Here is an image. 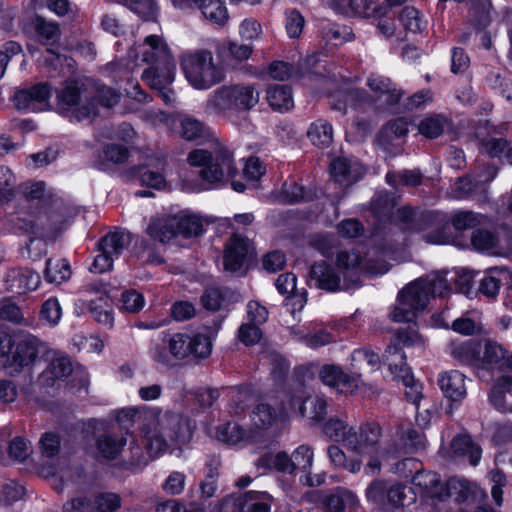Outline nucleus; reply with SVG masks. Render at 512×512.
Segmentation results:
<instances>
[{
	"label": "nucleus",
	"mask_w": 512,
	"mask_h": 512,
	"mask_svg": "<svg viewBox=\"0 0 512 512\" xmlns=\"http://www.w3.org/2000/svg\"><path fill=\"white\" fill-rule=\"evenodd\" d=\"M288 398L290 409L302 418L319 422L327 413V401L319 396L305 397L301 387L296 394H289Z\"/></svg>",
	"instance_id": "14"
},
{
	"label": "nucleus",
	"mask_w": 512,
	"mask_h": 512,
	"mask_svg": "<svg viewBox=\"0 0 512 512\" xmlns=\"http://www.w3.org/2000/svg\"><path fill=\"white\" fill-rule=\"evenodd\" d=\"M71 276V268L66 259H48L44 278L48 283L61 284Z\"/></svg>",
	"instance_id": "41"
},
{
	"label": "nucleus",
	"mask_w": 512,
	"mask_h": 512,
	"mask_svg": "<svg viewBox=\"0 0 512 512\" xmlns=\"http://www.w3.org/2000/svg\"><path fill=\"white\" fill-rule=\"evenodd\" d=\"M49 354L45 356L50 359V363L41 373L40 378L45 385L52 386L55 380L68 377L73 371V366L66 355L53 351V356L50 358Z\"/></svg>",
	"instance_id": "26"
},
{
	"label": "nucleus",
	"mask_w": 512,
	"mask_h": 512,
	"mask_svg": "<svg viewBox=\"0 0 512 512\" xmlns=\"http://www.w3.org/2000/svg\"><path fill=\"white\" fill-rule=\"evenodd\" d=\"M450 289L443 273L420 278L403 288L397 298V304L391 313L395 322H413L417 313L422 311L430 296L443 297Z\"/></svg>",
	"instance_id": "3"
},
{
	"label": "nucleus",
	"mask_w": 512,
	"mask_h": 512,
	"mask_svg": "<svg viewBox=\"0 0 512 512\" xmlns=\"http://www.w3.org/2000/svg\"><path fill=\"white\" fill-rule=\"evenodd\" d=\"M249 241L245 237L234 234L226 243L224 253V268L226 271H239L247 258Z\"/></svg>",
	"instance_id": "23"
},
{
	"label": "nucleus",
	"mask_w": 512,
	"mask_h": 512,
	"mask_svg": "<svg viewBox=\"0 0 512 512\" xmlns=\"http://www.w3.org/2000/svg\"><path fill=\"white\" fill-rule=\"evenodd\" d=\"M93 507L95 512H115L121 507V497L112 492H102L94 496Z\"/></svg>",
	"instance_id": "52"
},
{
	"label": "nucleus",
	"mask_w": 512,
	"mask_h": 512,
	"mask_svg": "<svg viewBox=\"0 0 512 512\" xmlns=\"http://www.w3.org/2000/svg\"><path fill=\"white\" fill-rule=\"evenodd\" d=\"M355 495L343 488H336L321 496L320 503L326 512H343L346 506L353 505Z\"/></svg>",
	"instance_id": "32"
},
{
	"label": "nucleus",
	"mask_w": 512,
	"mask_h": 512,
	"mask_svg": "<svg viewBox=\"0 0 512 512\" xmlns=\"http://www.w3.org/2000/svg\"><path fill=\"white\" fill-rule=\"evenodd\" d=\"M388 484L383 481L376 479L372 481L366 489V497L368 501L384 506L387 500Z\"/></svg>",
	"instance_id": "63"
},
{
	"label": "nucleus",
	"mask_w": 512,
	"mask_h": 512,
	"mask_svg": "<svg viewBox=\"0 0 512 512\" xmlns=\"http://www.w3.org/2000/svg\"><path fill=\"white\" fill-rule=\"evenodd\" d=\"M57 109L72 120L82 121L97 115V105L86 85L75 79L66 80L56 92Z\"/></svg>",
	"instance_id": "9"
},
{
	"label": "nucleus",
	"mask_w": 512,
	"mask_h": 512,
	"mask_svg": "<svg viewBox=\"0 0 512 512\" xmlns=\"http://www.w3.org/2000/svg\"><path fill=\"white\" fill-rule=\"evenodd\" d=\"M39 446L42 457L54 459L60 452V437L56 433L46 432L41 436Z\"/></svg>",
	"instance_id": "59"
},
{
	"label": "nucleus",
	"mask_w": 512,
	"mask_h": 512,
	"mask_svg": "<svg viewBox=\"0 0 512 512\" xmlns=\"http://www.w3.org/2000/svg\"><path fill=\"white\" fill-rule=\"evenodd\" d=\"M180 135L187 141L211 137L210 149H195L187 156L190 166L200 168L198 191L216 189L237 174L233 153L200 120L184 117L180 120Z\"/></svg>",
	"instance_id": "2"
},
{
	"label": "nucleus",
	"mask_w": 512,
	"mask_h": 512,
	"mask_svg": "<svg viewBox=\"0 0 512 512\" xmlns=\"http://www.w3.org/2000/svg\"><path fill=\"white\" fill-rule=\"evenodd\" d=\"M271 495L266 492L248 491L233 501L234 512H270Z\"/></svg>",
	"instance_id": "25"
},
{
	"label": "nucleus",
	"mask_w": 512,
	"mask_h": 512,
	"mask_svg": "<svg viewBox=\"0 0 512 512\" xmlns=\"http://www.w3.org/2000/svg\"><path fill=\"white\" fill-rule=\"evenodd\" d=\"M397 434L400 438L399 445H393L390 447L391 450L384 451V455L387 457H399L402 454L411 453L413 451L424 449L426 445V439L424 433L413 427H400Z\"/></svg>",
	"instance_id": "19"
},
{
	"label": "nucleus",
	"mask_w": 512,
	"mask_h": 512,
	"mask_svg": "<svg viewBox=\"0 0 512 512\" xmlns=\"http://www.w3.org/2000/svg\"><path fill=\"white\" fill-rule=\"evenodd\" d=\"M381 359L377 353L368 347L356 349L351 355V367L354 374L359 377L362 370L370 369L375 370L379 368Z\"/></svg>",
	"instance_id": "36"
},
{
	"label": "nucleus",
	"mask_w": 512,
	"mask_h": 512,
	"mask_svg": "<svg viewBox=\"0 0 512 512\" xmlns=\"http://www.w3.org/2000/svg\"><path fill=\"white\" fill-rule=\"evenodd\" d=\"M481 344L477 340H467L461 343H452L451 355L459 362L480 367Z\"/></svg>",
	"instance_id": "30"
},
{
	"label": "nucleus",
	"mask_w": 512,
	"mask_h": 512,
	"mask_svg": "<svg viewBox=\"0 0 512 512\" xmlns=\"http://www.w3.org/2000/svg\"><path fill=\"white\" fill-rule=\"evenodd\" d=\"M396 197L387 191H379L371 201V210L380 220H389L394 216Z\"/></svg>",
	"instance_id": "37"
},
{
	"label": "nucleus",
	"mask_w": 512,
	"mask_h": 512,
	"mask_svg": "<svg viewBox=\"0 0 512 512\" xmlns=\"http://www.w3.org/2000/svg\"><path fill=\"white\" fill-rule=\"evenodd\" d=\"M438 383L444 395L452 401H460L466 396L465 376L457 370L440 375Z\"/></svg>",
	"instance_id": "28"
},
{
	"label": "nucleus",
	"mask_w": 512,
	"mask_h": 512,
	"mask_svg": "<svg viewBox=\"0 0 512 512\" xmlns=\"http://www.w3.org/2000/svg\"><path fill=\"white\" fill-rule=\"evenodd\" d=\"M471 245L480 252H491L497 245V239L493 233L484 229L473 231Z\"/></svg>",
	"instance_id": "56"
},
{
	"label": "nucleus",
	"mask_w": 512,
	"mask_h": 512,
	"mask_svg": "<svg viewBox=\"0 0 512 512\" xmlns=\"http://www.w3.org/2000/svg\"><path fill=\"white\" fill-rule=\"evenodd\" d=\"M307 283L310 287L328 292H336L341 289L339 274L331 264L325 261L316 262L311 266Z\"/></svg>",
	"instance_id": "16"
},
{
	"label": "nucleus",
	"mask_w": 512,
	"mask_h": 512,
	"mask_svg": "<svg viewBox=\"0 0 512 512\" xmlns=\"http://www.w3.org/2000/svg\"><path fill=\"white\" fill-rule=\"evenodd\" d=\"M267 101L277 111H288L293 105L291 88L288 85L275 84L267 89Z\"/></svg>",
	"instance_id": "35"
},
{
	"label": "nucleus",
	"mask_w": 512,
	"mask_h": 512,
	"mask_svg": "<svg viewBox=\"0 0 512 512\" xmlns=\"http://www.w3.org/2000/svg\"><path fill=\"white\" fill-rule=\"evenodd\" d=\"M133 422L140 421L147 451L131 436L125 456V464L130 469H142L151 459L163 455L172 445H183L190 441L192 428L188 418L170 411L156 408L125 413Z\"/></svg>",
	"instance_id": "1"
},
{
	"label": "nucleus",
	"mask_w": 512,
	"mask_h": 512,
	"mask_svg": "<svg viewBox=\"0 0 512 512\" xmlns=\"http://www.w3.org/2000/svg\"><path fill=\"white\" fill-rule=\"evenodd\" d=\"M471 8L469 10L470 20L477 29L485 28L491 21L490 0H470Z\"/></svg>",
	"instance_id": "46"
},
{
	"label": "nucleus",
	"mask_w": 512,
	"mask_h": 512,
	"mask_svg": "<svg viewBox=\"0 0 512 512\" xmlns=\"http://www.w3.org/2000/svg\"><path fill=\"white\" fill-rule=\"evenodd\" d=\"M35 213L29 214L23 218H18L17 226L24 233L33 235L34 238L30 239L27 244V249L30 250L31 246L36 243V238H54L55 233L50 219L49 207H46L45 201L43 204L36 207Z\"/></svg>",
	"instance_id": "13"
},
{
	"label": "nucleus",
	"mask_w": 512,
	"mask_h": 512,
	"mask_svg": "<svg viewBox=\"0 0 512 512\" xmlns=\"http://www.w3.org/2000/svg\"><path fill=\"white\" fill-rule=\"evenodd\" d=\"M482 220L481 214L472 211H459L452 216L451 223L456 230L462 231L481 225Z\"/></svg>",
	"instance_id": "54"
},
{
	"label": "nucleus",
	"mask_w": 512,
	"mask_h": 512,
	"mask_svg": "<svg viewBox=\"0 0 512 512\" xmlns=\"http://www.w3.org/2000/svg\"><path fill=\"white\" fill-rule=\"evenodd\" d=\"M51 96V85L48 83H38L31 87L15 89L11 101L19 111L40 112L50 108Z\"/></svg>",
	"instance_id": "12"
},
{
	"label": "nucleus",
	"mask_w": 512,
	"mask_h": 512,
	"mask_svg": "<svg viewBox=\"0 0 512 512\" xmlns=\"http://www.w3.org/2000/svg\"><path fill=\"white\" fill-rule=\"evenodd\" d=\"M307 136L314 146L326 148L333 141L332 125L323 119L316 120L310 125Z\"/></svg>",
	"instance_id": "40"
},
{
	"label": "nucleus",
	"mask_w": 512,
	"mask_h": 512,
	"mask_svg": "<svg viewBox=\"0 0 512 512\" xmlns=\"http://www.w3.org/2000/svg\"><path fill=\"white\" fill-rule=\"evenodd\" d=\"M51 353L47 344L31 334L24 336L15 344L14 351L8 356L4 368L10 376L18 375L24 368L32 366L39 357Z\"/></svg>",
	"instance_id": "11"
},
{
	"label": "nucleus",
	"mask_w": 512,
	"mask_h": 512,
	"mask_svg": "<svg viewBox=\"0 0 512 512\" xmlns=\"http://www.w3.org/2000/svg\"><path fill=\"white\" fill-rule=\"evenodd\" d=\"M179 62L187 81L195 89H209L224 79L223 69L214 62L212 52L207 49L184 51Z\"/></svg>",
	"instance_id": "7"
},
{
	"label": "nucleus",
	"mask_w": 512,
	"mask_h": 512,
	"mask_svg": "<svg viewBox=\"0 0 512 512\" xmlns=\"http://www.w3.org/2000/svg\"><path fill=\"white\" fill-rule=\"evenodd\" d=\"M407 463L412 464L415 469H417L419 464L416 460L407 458L398 463L397 468L400 465L405 466ZM412 483L421 490V493L425 497L439 500L441 494L440 487L443 486V483L437 473L432 471L416 470L415 475L412 477Z\"/></svg>",
	"instance_id": "21"
},
{
	"label": "nucleus",
	"mask_w": 512,
	"mask_h": 512,
	"mask_svg": "<svg viewBox=\"0 0 512 512\" xmlns=\"http://www.w3.org/2000/svg\"><path fill=\"white\" fill-rule=\"evenodd\" d=\"M398 19L404 29L412 32H421L426 27V21L422 19L417 9L412 6H405L398 14Z\"/></svg>",
	"instance_id": "49"
},
{
	"label": "nucleus",
	"mask_w": 512,
	"mask_h": 512,
	"mask_svg": "<svg viewBox=\"0 0 512 512\" xmlns=\"http://www.w3.org/2000/svg\"><path fill=\"white\" fill-rule=\"evenodd\" d=\"M131 243L130 233L116 230L104 236L100 242V251L118 257Z\"/></svg>",
	"instance_id": "34"
},
{
	"label": "nucleus",
	"mask_w": 512,
	"mask_h": 512,
	"mask_svg": "<svg viewBox=\"0 0 512 512\" xmlns=\"http://www.w3.org/2000/svg\"><path fill=\"white\" fill-rule=\"evenodd\" d=\"M20 191L28 201H38V205L43 204L45 200H51L55 197L46 196V187L44 182L24 183L20 186Z\"/></svg>",
	"instance_id": "60"
},
{
	"label": "nucleus",
	"mask_w": 512,
	"mask_h": 512,
	"mask_svg": "<svg viewBox=\"0 0 512 512\" xmlns=\"http://www.w3.org/2000/svg\"><path fill=\"white\" fill-rule=\"evenodd\" d=\"M259 102V92L250 84L223 85L208 97L206 113L224 115L233 111H248Z\"/></svg>",
	"instance_id": "8"
},
{
	"label": "nucleus",
	"mask_w": 512,
	"mask_h": 512,
	"mask_svg": "<svg viewBox=\"0 0 512 512\" xmlns=\"http://www.w3.org/2000/svg\"><path fill=\"white\" fill-rule=\"evenodd\" d=\"M141 60L152 66L144 70L143 79L153 84L172 83L176 64L167 43L161 36L149 35L141 46Z\"/></svg>",
	"instance_id": "6"
},
{
	"label": "nucleus",
	"mask_w": 512,
	"mask_h": 512,
	"mask_svg": "<svg viewBox=\"0 0 512 512\" xmlns=\"http://www.w3.org/2000/svg\"><path fill=\"white\" fill-rule=\"evenodd\" d=\"M46 207L50 210V219L55 236L62 231L68 221L69 210L61 198L55 197L51 200H45Z\"/></svg>",
	"instance_id": "44"
},
{
	"label": "nucleus",
	"mask_w": 512,
	"mask_h": 512,
	"mask_svg": "<svg viewBox=\"0 0 512 512\" xmlns=\"http://www.w3.org/2000/svg\"><path fill=\"white\" fill-rule=\"evenodd\" d=\"M16 178L5 166L0 167V204L8 203L15 196Z\"/></svg>",
	"instance_id": "53"
},
{
	"label": "nucleus",
	"mask_w": 512,
	"mask_h": 512,
	"mask_svg": "<svg viewBox=\"0 0 512 512\" xmlns=\"http://www.w3.org/2000/svg\"><path fill=\"white\" fill-rule=\"evenodd\" d=\"M146 231L154 240L162 243L170 241L177 236L176 216L152 219Z\"/></svg>",
	"instance_id": "31"
},
{
	"label": "nucleus",
	"mask_w": 512,
	"mask_h": 512,
	"mask_svg": "<svg viewBox=\"0 0 512 512\" xmlns=\"http://www.w3.org/2000/svg\"><path fill=\"white\" fill-rule=\"evenodd\" d=\"M35 33L37 40L48 46H53L60 39L61 32L57 23L37 17L35 20Z\"/></svg>",
	"instance_id": "43"
},
{
	"label": "nucleus",
	"mask_w": 512,
	"mask_h": 512,
	"mask_svg": "<svg viewBox=\"0 0 512 512\" xmlns=\"http://www.w3.org/2000/svg\"><path fill=\"white\" fill-rule=\"evenodd\" d=\"M409 323L407 329L398 330L382 357L383 363L388 366L390 372L397 378H400L401 374L411 372L406 364V355L402 352V348L415 345L421 340L415 328L416 324Z\"/></svg>",
	"instance_id": "10"
},
{
	"label": "nucleus",
	"mask_w": 512,
	"mask_h": 512,
	"mask_svg": "<svg viewBox=\"0 0 512 512\" xmlns=\"http://www.w3.org/2000/svg\"><path fill=\"white\" fill-rule=\"evenodd\" d=\"M481 151L491 158H500L509 149V144L500 133L494 131L481 139Z\"/></svg>",
	"instance_id": "45"
},
{
	"label": "nucleus",
	"mask_w": 512,
	"mask_h": 512,
	"mask_svg": "<svg viewBox=\"0 0 512 512\" xmlns=\"http://www.w3.org/2000/svg\"><path fill=\"white\" fill-rule=\"evenodd\" d=\"M227 292L228 291L223 288H207L201 297L203 307L211 311L219 310L226 300Z\"/></svg>",
	"instance_id": "57"
},
{
	"label": "nucleus",
	"mask_w": 512,
	"mask_h": 512,
	"mask_svg": "<svg viewBox=\"0 0 512 512\" xmlns=\"http://www.w3.org/2000/svg\"><path fill=\"white\" fill-rule=\"evenodd\" d=\"M0 319L23 326H30L33 322V317L29 313L25 314L10 299H4L0 302Z\"/></svg>",
	"instance_id": "42"
},
{
	"label": "nucleus",
	"mask_w": 512,
	"mask_h": 512,
	"mask_svg": "<svg viewBox=\"0 0 512 512\" xmlns=\"http://www.w3.org/2000/svg\"><path fill=\"white\" fill-rule=\"evenodd\" d=\"M339 12L349 15H358L362 17H376L382 12L378 0H333Z\"/></svg>",
	"instance_id": "29"
},
{
	"label": "nucleus",
	"mask_w": 512,
	"mask_h": 512,
	"mask_svg": "<svg viewBox=\"0 0 512 512\" xmlns=\"http://www.w3.org/2000/svg\"><path fill=\"white\" fill-rule=\"evenodd\" d=\"M197 8L211 24L223 26L228 21L227 8L220 0H201Z\"/></svg>",
	"instance_id": "38"
},
{
	"label": "nucleus",
	"mask_w": 512,
	"mask_h": 512,
	"mask_svg": "<svg viewBox=\"0 0 512 512\" xmlns=\"http://www.w3.org/2000/svg\"><path fill=\"white\" fill-rule=\"evenodd\" d=\"M498 272V268H492L480 281L479 292L488 298H494L500 291L501 279L496 276Z\"/></svg>",
	"instance_id": "61"
},
{
	"label": "nucleus",
	"mask_w": 512,
	"mask_h": 512,
	"mask_svg": "<svg viewBox=\"0 0 512 512\" xmlns=\"http://www.w3.org/2000/svg\"><path fill=\"white\" fill-rule=\"evenodd\" d=\"M321 381L338 392L348 394L353 393L358 387L357 377L350 376L335 365H324L319 371Z\"/></svg>",
	"instance_id": "22"
},
{
	"label": "nucleus",
	"mask_w": 512,
	"mask_h": 512,
	"mask_svg": "<svg viewBox=\"0 0 512 512\" xmlns=\"http://www.w3.org/2000/svg\"><path fill=\"white\" fill-rule=\"evenodd\" d=\"M366 85L377 99L383 100L388 106L396 105L403 95V91L390 78L378 73H371Z\"/></svg>",
	"instance_id": "20"
},
{
	"label": "nucleus",
	"mask_w": 512,
	"mask_h": 512,
	"mask_svg": "<svg viewBox=\"0 0 512 512\" xmlns=\"http://www.w3.org/2000/svg\"><path fill=\"white\" fill-rule=\"evenodd\" d=\"M278 416L271 405L260 403L252 411L251 420L257 428L269 429L276 422Z\"/></svg>",
	"instance_id": "48"
},
{
	"label": "nucleus",
	"mask_w": 512,
	"mask_h": 512,
	"mask_svg": "<svg viewBox=\"0 0 512 512\" xmlns=\"http://www.w3.org/2000/svg\"><path fill=\"white\" fill-rule=\"evenodd\" d=\"M5 283L8 291L21 295L36 290L41 283V277L32 269L17 267L7 272Z\"/></svg>",
	"instance_id": "17"
},
{
	"label": "nucleus",
	"mask_w": 512,
	"mask_h": 512,
	"mask_svg": "<svg viewBox=\"0 0 512 512\" xmlns=\"http://www.w3.org/2000/svg\"><path fill=\"white\" fill-rule=\"evenodd\" d=\"M72 343L79 352L84 353H100L104 347L102 340L92 335H75L72 339Z\"/></svg>",
	"instance_id": "64"
},
{
	"label": "nucleus",
	"mask_w": 512,
	"mask_h": 512,
	"mask_svg": "<svg viewBox=\"0 0 512 512\" xmlns=\"http://www.w3.org/2000/svg\"><path fill=\"white\" fill-rule=\"evenodd\" d=\"M507 351L501 344L488 340L485 342L483 356L480 357V367L478 368V376L481 380L489 381L486 377V370L490 368H498L503 370Z\"/></svg>",
	"instance_id": "24"
},
{
	"label": "nucleus",
	"mask_w": 512,
	"mask_h": 512,
	"mask_svg": "<svg viewBox=\"0 0 512 512\" xmlns=\"http://www.w3.org/2000/svg\"><path fill=\"white\" fill-rule=\"evenodd\" d=\"M330 172L335 181L346 185L356 182L364 173L359 163L346 157L335 158L330 164Z\"/></svg>",
	"instance_id": "27"
},
{
	"label": "nucleus",
	"mask_w": 512,
	"mask_h": 512,
	"mask_svg": "<svg viewBox=\"0 0 512 512\" xmlns=\"http://www.w3.org/2000/svg\"><path fill=\"white\" fill-rule=\"evenodd\" d=\"M386 181L394 188H397L399 184L418 186L422 182V175L418 170L389 171L386 174Z\"/></svg>",
	"instance_id": "50"
},
{
	"label": "nucleus",
	"mask_w": 512,
	"mask_h": 512,
	"mask_svg": "<svg viewBox=\"0 0 512 512\" xmlns=\"http://www.w3.org/2000/svg\"><path fill=\"white\" fill-rule=\"evenodd\" d=\"M447 125V122L445 118L435 115V116H429L421 120L419 123V132L428 138H437L440 136L445 127Z\"/></svg>",
	"instance_id": "55"
},
{
	"label": "nucleus",
	"mask_w": 512,
	"mask_h": 512,
	"mask_svg": "<svg viewBox=\"0 0 512 512\" xmlns=\"http://www.w3.org/2000/svg\"><path fill=\"white\" fill-rule=\"evenodd\" d=\"M133 171L139 175L140 183L142 185L155 189L164 188L166 185V180L162 171L144 169L140 167H135Z\"/></svg>",
	"instance_id": "58"
},
{
	"label": "nucleus",
	"mask_w": 512,
	"mask_h": 512,
	"mask_svg": "<svg viewBox=\"0 0 512 512\" xmlns=\"http://www.w3.org/2000/svg\"><path fill=\"white\" fill-rule=\"evenodd\" d=\"M330 105L332 109L346 113L348 106L354 110L364 111L366 107H372L373 101L364 89L348 88L333 94Z\"/></svg>",
	"instance_id": "15"
},
{
	"label": "nucleus",
	"mask_w": 512,
	"mask_h": 512,
	"mask_svg": "<svg viewBox=\"0 0 512 512\" xmlns=\"http://www.w3.org/2000/svg\"><path fill=\"white\" fill-rule=\"evenodd\" d=\"M62 315V309L57 298L51 297L47 299L41 307L40 318L47 324L54 326L56 325Z\"/></svg>",
	"instance_id": "62"
},
{
	"label": "nucleus",
	"mask_w": 512,
	"mask_h": 512,
	"mask_svg": "<svg viewBox=\"0 0 512 512\" xmlns=\"http://www.w3.org/2000/svg\"><path fill=\"white\" fill-rule=\"evenodd\" d=\"M441 494L439 501H444L449 497H454L455 501L461 503L466 501L471 495L470 483L464 479L451 478L440 487Z\"/></svg>",
	"instance_id": "39"
},
{
	"label": "nucleus",
	"mask_w": 512,
	"mask_h": 512,
	"mask_svg": "<svg viewBox=\"0 0 512 512\" xmlns=\"http://www.w3.org/2000/svg\"><path fill=\"white\" fill-rule=\"evenodd\" d=\"M177 236L185 238L198 236L202 233L201 220L195 215L176 216Z\"/></svg>",
	"instance_id": "51"
},
{
	"label": "nucleus",
	"mask_w": 512,
	"mask_h": 512,
	"mask_svg": "<svg viewBox=\"0 0 512 512\" xmlns=\"http://www.w3.org/2000/svg\"><path fill=\"white\" fill-rule=\"evenodd\" d=\"M323 432L330 440L342 442L347 449L357 454L376 451L381 436V429L376 424L357 428L337 417L330 418L324 424Z\"/></svg>",
	"instance_id": "5"
},
{
	"label": "nucleus",
	"mask_w": 512,
	"mask_h": 512,
	"mask_svg": "<svg viewBox=\"0 0 512 512\" xmlns=\"http://www.w3.org/2000/svg\"><path fill=\"white\" fill-rule=\"evenodd\" d=\"M452 453L456 456L468 457L471 465L476 466L481 458L482 450L470 436L458 435L451 442Z\"/></svg>",
	"instance_id": "33"
},
{
	"label": "nucleus",
	"mask_w": 512,
	"mask_h": 512,
	"mask_svg": "<svg viewBox=\"0 0 512 512\" xmlns=\"http://www.w3.org/2000/svg\"><path fill=\"white\" fill-rule=\"evenodd\" d=\"M211 351V339L205 334L174 333L163 336L160 341H153L149 356L160 365L171 366L173 359L184 360L189 356L206 359Z\"/></svg>",
	"instance_id": "4"
},
{
	"label": "nucleus",
	"mask_w": 512,
	"mask_h": 512,
	"mask_svg": "<svg viewBox=\"0 0 512 512\" xmlns=\"http://www.w3.org/2000/svg\"><path fill=\"white\" fill-rule=\"evenodd\" d=\"M395 223L405 232H421L432 225L433 214L418 212L410 206L397 209L393 216Z\"/></svg>",
	"instance_id": "18"
},
{
	"label": "nucleus",
	"mask_w": 512,
	"mask_h": 512,
	"mask_svg": "<svg viewBox=\"0 0 512 512\" xmlns=\"http://www.w3.org/2000/svg\"><path fill=\"white\" fill-rule=\"evenodd\" d=\"M126 439L112 434H104L97 440V449L99 453L108 459H114L122 450Z\"/></svg>",
	"instance_id": "47"
}]
</instances>
